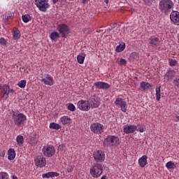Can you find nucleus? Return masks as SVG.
<instances>
[{
  "instance_id": "obj_49",
  "label": "nucleus",
  "mask_w": 179,
  "mask_h": 179,
  "mask_svg": "<svg viewBox=\"0 0 179 179\" xmlns=\"http://www.w3.org/2000/svg\"><path fill=\"white\" fill-rule=\"evenodd\" d=\"M87 1H89V0H83V3H86V2H87Z\"/></svg>"
},
{
  "instance_id": "obj_52",
  "label": "nucleus",
  "mask_w": 179,
  "mask_h": 179,
  "mask_svg": "<svg viewBox=\"0 0 179 179\" xmlns=\"http://www.w3.org/2000/svg\"><path fill=\"white\" fill-rule=\"evenodd\" d=\"M5 156V153H3V157Z\"/></svg>"
},
{
  "instance_id": "obj_36",
  "label": "nucleus",
  "mask_w": 179,
  "mask_h": 179,
  "mask_svg": "<svg viewBox=\"0 0 179 179\" xmlns=\"http://www.w3.org/2000/svg\"><path fill=\"white\" fill-rule=\"evenodd\" d=\"M0 179H9V175L6 172L0 173Z\"/></svg>"
},
{
  "instance_id": "obj_27",
  "label": "nucleus",
  "mask_w": 179,
  "mask_h": 179,
  "mask_svg": "<svg viewBox=\"0 0 179 179\" xmlns=\"http://www.w3.org/2000/svg\"><path fill=\"white\" fill-rule=\"evenodd\" d=\"M85 58H86V54L85 53H81L79 54L77 56V62H78V64H83V62H85Z\"/></svg>"
},
{
  "instance_id": "obj_24",
  "label": "nucleus",
  "mask_w": 179,
  "mask_h": 179,
  "mask_svg": "<svg viewBox=\"0 0 179 179\" xmlns=\"http://www.w3.org/2000/svg\"><path fill=\"white\" fill-rule=\"evenodd\" d=\"M8 160H14L15 157H16V152H15V149L10 148L8 150Z\"/></svg>"
},
{
  "instance_id": "obj_50",
  "label": "nucleus",
  "mask_w": 179,
  "mask_h": 179,
  "mask_svg": "<svg viewBox=\"0 0 179 179\" xmlns=\"http://www.w3.org/2000/svg\"><path fill=\"white\" fill-rule=\"evenodd\" d=\"M176 121L178 122L179 121V115L176 116Z\"/></svg>"
},
{
  "instance_id": "obj_53",
  "label": "nucleus",
  "mask_w": 179,
  "mask_h": 179,
  "mask_svg": "<svg viewBox=\"0 0 179 179\" xmlns=\"http://www.w3.org/2000/svg\"><path fill=\"white\" fill-rule=\"evenodd\" d=\"M1 84H0V89H1Z\"/></svg>"
},
{
  "instance_id": "obj_7",
  "label": "nucleus",
  "mask_w": 179,
  "mask_h": 179,
  "mask_svg": "<svg viewBox=\"0 0 179 179\" xmlns=\"http://www.w3.org/2000/svg\"><path fill=\"white\" fill-rule=\"evenodd\" d=\"M120 142V139L115 136H108L103 141L104 146H115Z\"/></svg>"
},
{
  "instance_id": "obj_29",
  "label": "nucleus",
  "mask_w": 179,
  "mask_h": 179,
  "mask_svg": "<svg viewBox=\"0 0 179 179\" xmlns=\"http://www.w3.org/2000/svg\"><path fill=\"white\" fill-rule=\"evenodd\" d=\"M49 128L50 129H61V126L59 125V124L58 123H55V122H51L49 125Z\"/></svg>"
},
{
  "instance_id": "obj_38",
  "label": "nucleus",
  "mask_w": 179,
  "mask_h": 179,
  "mask_svg": "<svg viewBox=\"0 0 179 179\" xmlns=\"http://www.w3.org/2000/svg\"><path fill=\"white\" fill-rule=\"evenodd\" d=\"M144 2L148 5V6H152L153 3H155V0H143Z\"/></svg>"
},
{
  "instance_id": "obj_21",
  "label": "nucleus",
  "mask_w": 179,
  "mask_h": 179,
  "mask_svg": "<svg viewBox=\"0 0 179 179\" xmlns=\"http://www.w3.org/2000/svg\"><path fill=\"white\" fill-rule=\"evenodd\" d=\"M138 164L140 167H145L146 164H148V156L147 155H143L139 159H138Z\"/></svg>"
},
{
  "instance_id": "obj_10",
  "label": "nucleus",
  "mask_w": 179,
  "mask_h": 179,
  "mask_svg": "<svg viewBox=\"0 0 179 179\" xmlns=\"http://www.w3.org/2000/svg\"><path fill=\"white\" fill-rule=\"evenodd\" d=\"M93 156H94V160L98 163H101L102 162H104L106 159V155L101 150L95 151L94 152Z\"/></svg>"
},
{
  "instance_id": "obj_54",
  "label": "nucleus",
  "mask_w": 179,
  "mask_h": 179,
  "mask_svg": "<svg viewBox=\"0 0 179 179\" xmlns=\"http://www.w3.org/2000/svg\"><path fill=\"white\" fill-rule=\"evenodd\" d=\"M69 1H74V0H69Z\"/></svg>"
},
{
  "instance_id": "obj_33",
  "label": "nucleus",
  "mask_w": 179,
  "mask_h": 179,
  "mask_svg": "<svg viewBox=\"0 0 179 179\" xmlns=\"http://www.w3.org/2000/svg\"><path fill=\"white\" fill-rule=\"evenodd\" d=\"M160 86L157 87L156 90H155V92H156V100L157 101H160V99H161V94H160Z\"/></svg>"
},
{
  "instance_id": "obj_51",
  "label": "nucleus",
  "mask_w": 179,
  "mask_h": 179,
  "mask_svg": "<svg viewBox=\"0 0 179 179\" xmlns=\"http://www.w3.org/2000/svg\"><path fill=\"white\" fill-rule=\"evenodd\" d=\"M108 1H109V0H104V2H105L106 3H108Z\"/></svg>"
},
{
  "instance_id": "obj_46",
  "label": "nucleus",
  "mask_w": 179,
  "mask_h": 179,
  "mask_svg": "<svg viewBox=\"0 0 179 179\" xmlns=\"http://www.w3.org/2000/svg\"><path fill=\"white\" fill-rule=\"evenodd\" d=\"M12 179H17V177L16 176L13 175L12 176Z\"/></svg>"
},
{
  "instance_id": "obj_12",
  "label": "nucleus",
  "mask_w": 179,
  "mask_h": 179,
  "mask_svg": "<svg viewBox=\"0 0 179 179\" xmlns=\"http://www.w3.org/2000/svg\"><path fill=\"white\" fill-rule=\"evenodd\" d=\"M41 81L47 86H52L54 85V78L50 74H45L43 77L42 76Z\"/></svg>"
},
{
  "instance_id": "obj_1",
  "label": "nucleus",
  "mask_w": 179,
  "mask_h": 179,
  "mask_svg": "<svg viewBox=\"0 0 179 179\" xmlns=\"http://www.w3.org/2000/svg\"><path fill=\"white\" fill-rule=\"evenodd\" d=\"M174 8L171 0H161L159 3V9L162 13H170Z\"/></svg>"
},
{
  "instance_id": "obj_4",
  "label": "nucleus",
  "mask_w": 179,
  "mask_h": 179,
  "mask_svg": "<svg viewBox=\"0 0 179 179\" xmlns=\"http://www.w3.org/2000/svg\"><path fill=\"white\" fill-rule=\"evenodd\" d=\"M55 147L52 145H46L42 148V153L45 157H52L55 155Z\"/></svg>"
},
{
  "instance_id": "obj_11",
  "label": "nucleus",
  "mask_w": 179,
  "mask_h": 179,
  "mask_svg": "<svg viewBox=\"0 0 179 179\" xmlns=\"http://www.w3.org/2000/svg\"><path fill=\"white\" fill-rule=\"evenodd\" d=\"M57 30L62 35V37H66L69 34V27L65 24L58 25Z\"/></svg>"
},
{
  "instance_id": "obj_16",
  "label": "nucleus",
  "mask_w": 179,
  "mask_h": 179,
  "mask_svg": "<svg viewBox=\"0 0 179 179\" xmlns=\"http://www.w3.org/2000/svg\"><path fill=\"white\" fill-rule=\"evenodd\" d=\"M59 122H61L62 125H71V124H72V119H71L69 116L64 115L59 119Z\"/></svg>"
},
{
  "instance_id": "obj_48",
  "label": "nucleus",
  "mask_w": 179,
  "mask_h": 179,
  "mask_svg": "<svg viewBox=\"0 0 179 179\" xmlns=\"http://www.w3.org/2000/svg\"><path fill=\"white\" fill-rule=\"evenodd\" d=\"M53 3H57L58 2V0H52Z\"/></svg>"
},
{
  "instance_id": "obj_22",
  "label": "nucleus",
  "mask_w": 179,
  "mask_h": 179,
  "mask_svg": "<svg viewBox=\"0 0 179 179\" xmlns=\"http://www.w3.org/2000/svg\"><path fill=\"white\" fill-rule=\"evenodd\" d=\"M174 76H176V71L174 70H169L165 74L164 79H166V80H171Z\"/></svg>"
},
{
  "instance_id": "obj_18",
  "label": "nucleus",
  "mask_w": 179,
  "mask_h": 179,
  "mask_svg": "<svg viewBox=\"0 0 179 179\" xmlns=\"http://www.w3.org/2000/svg\"><path fill=\"white\" fill-rule=\"evenodd\" d=\"M149 44L152 45V47H157L159 45V43H160V41L159 40V38L156 36H151L149 39Z\"/></svg>"
},
{
  "instance_id": "obj_31",
  "label": "nucleus",
  "mask_w": 179,
  "mask_h": 179,
  "mask_svg": "<svg viewBox=\"0 0 179 179\" xmlns=\"http://www.w3.org/2000/svg\"><path fill=\"white\" fill-rule=\"evenodd\" d=\"M20 31H19V29H15L14 31H13V38L15 40H19V38H20Z\"/></svg>"
},
{
  "instance_id": "obj_6",
  "label": "nucleus",
  "mask_w": 179,
  "mask_h": 179,
  "mask_svg": "<svg viewBox=\"0 0 179 179\" xmlns=\"http://www.w3.org/2000/svg\"><path fill=\"white\" fill-rule=\"evenodd\" d=\"M90 129L94 134L99 135L104 132V126L99 122H94L90 125Z\"/></svg>"
},
{
  "instance_id": "obj_19",
  "label": "nucleus",
  "mask_w": 179,
  "mask_h": 179,
  "mask_svg": "<svg viewBox=\"0 0 179 179\" xmlns=\"http://www.w3.org/2000/svg\"><path fill=\"white\" fill-rule=\"evenodd\" d=\"M2 90H3L2 99H3V100H6V99H8V97H9V91H10L9 85H5L2 87Z\"/></svg>"
},
{
  "instance_id": "obj_13",
  "label": "nucleus",
  "mask_w": 179,
  "mask_h": 179,
  "mask_svg": "<svg viewBox=\"0 0 179 179\" xmlns=\"http://www.w3.org/2000/svg\"><path fill=\"white\" fill-rule=\"evenodd\" d=\"M34 162L37 167H45V165L47 164L45 157L40 155L35 158Z\"/></svg>"
},
{
  "instance_id": "obj_3",
  "label": "nucleus",
  "mask_w": 179,
  "mask_h": 179,
  "mask_svg": "<svg viewBox=\"0 0 179 179\" xmlns=\"http://www.w3.org/2000/svg\"><path fill=\"white\" fill-rule=\"evenodd\" d=\"M13 118L14 120V124L17 127H22V125H24L27 120V117L23 113H13Z\"/></svg>"
},
{
  "instance_id": "obj_43",
  "label": "nucleus",
  "mask_w": 179,
  "mask_h": 179,
  "mask_svg": "<svg viewBox=\"0 0 179 179\" xmlns=\"http://www.w3.org/2000/svg\"><path fill=\"white\" fill-rule=\"evenodd\" d=\"M67 171L68 173H72V171H73V166L69 165V166L67 167Z\"/></svg>"
},
{
  "instance_id": "obj_8",
  "label": "nucleus",
  "mask_w": 179,
  "mask_h": 179,
  "mask_svg": "<svg viewBox=\"0 0 179 179\" xmlns=\"http://www.w3.org/2000/svg\"><path fill=\"white\" fill-rule=\"evenodd\" d=\"M77 106L81 111H89L90 110V102L82 99L77 103Z\"/></svg>"
},
{
  "instance_id": "obj_15",
  "label": "nucleus",
  "mask_w": 179,
  "mask_h": 179,
  "mask_svg": "<svg viewBox=\"0 0 179 179\" xmlns=\"http://www.w3.org/2000/svg\"><path fill=\"white\" fill-rule=\"evenodd\" d=\"M136 129H138V127L136 125H127L124 126L123 132H124V134H134Z\"/></svg>"
},
{
  "instance_id": "obj_47",
  "label": "nucleus",
  "mask_w": 179,
  "mask_h": 179,
  "mask_svg": "<svg viewBox=\"0 0 179 179\" xmlns=\"http://www.w3.org/2000/svg\"><path fill=\"white\" fill-rule=\"evenodd\" d=\"M9 92H10V93H15V90H13V89H10V91H9Z\"/></svg>"
},
{
  "instance_id": "obj_39",
  "label": "nucleus",
  "mask_w": 179,
  "mask_h": 179,
  "mask_svg": "<svg viewBox=\"0 0 179 179\" xmlns=\"http://www.w3.org/2000/svg\"><path fill=\"white\" fill-rule=\"evenodd\" d=\"M68 110H69V111H75V110H76V107H75V105H73V103H70L68 106Z\"/></svg>"
},
{
  "instance_id": "obj_25",
  "label": "nucleus",
  "mask_w": 179,
  "mask_h": 179,
  "mask_svg": "<svg viewBox=\"0 0 179 179\" xmlns=\"http://www.w3.org/2000/svg\"><path fill=\"white\" fill-rule=\"evenodd\" d=\"M50 38L52 41H58L59 39V34L57 31H53L50 34Z\"/></svg>"
},
{
  "instance_id": "obj_32",
  "label": "nucleus",
  "mask_w": 179,
  "mask_h": 179,
  "mask_svg": "<svg viewBox=\"0 0 179 179\" xmlns=\"http://www.w3.org/2000/svg\"><path fill=\"white\" fill-rule=\"evenodd\" d=\"M22 19L24 23H29L31 20V17L29 15H24L22 16Z\"/></svg>"
},
{
  "instance_id": "obj_28",
  "label": "nucleus",
  "mask_w": 179,
  "mask_h": 179,
  "mask_svg": "<svg viewBox=\"0 0 179 179\" xmlns=\"http://www.w3.org/2000/svg\"><path fill=\"white\" fill-rule=\"evenodd\" d=\"M16 142L18 146H22L24 143V138L22 135H19L16 137Z\"/></svg>"
},
{
  "instance_id": "obj_40",
  "label": "nucleus",
  "mask_w": 179,
  "mask_h": 179,
  "mask_svg": "<svg viewBox=\"0 0 179 179\" xmlns=\"http://www.w3.org/2000/svg\"><path fill=\"white\" fill-rule=\"evenodd\" d=\"M120 66H125L127 65V60L125 59H120Z\"/></svg>"
},
{
  "instance_id": "obj_45",
  "label": "nucleus",
  "mask_w": 179,
  "mask_h": 179,
  "mask_svg": "<svg viewBox=\"0 0 179 179\" xmlns=\"http://www.w3.org/2000/svg\"><path fill=\"white\" fill-rule=\"evenodd\" d=\"M138 131L139 132H145V129H143V128L139 129Z\"/></svg>"
},
{
  "instance_id": "obj_26",
  "label": "nucleus",
  "mask_w": 179,
  "mask_h": 179,
  "mask_svg": "<svg viewBox=\"0 0 179 179\" xmlns=\"http://www.w3.org/2000/svg\"><path fill=\"white\" fill-rule=\"evenodd\" d=\"M140 87L141 89H143V90H149V89L152 87V85H150L149 83L143 81L140 83Z\"/></svg>"
},
{
  "instance_id": "obj_37",
  "label": "nucleus",
  "mask_w": 179,
  "mask_h": 179,
  "mask_svg": "<svg viewBox=\"0 0 179 179\" xmlns=\"http://www.w3.org/2000/svg\"><path fill=\"white\" fill-rule=\"evenodd\" d=\"M138 53L136 52H132L130 55V59H132V61H135L136 59H138Z\"/></svg>"
},
{
  "instance_id": "obj_9",
  "label": "nucleus",
  "mask_w": 179,
  "mask_h": 179,
  "mask_svg": "<svg viewBox=\"0 0 179 179\" xmlns=\"http://www.w3.org/2000/svg\"><path fill=\"white\" fill-rule=\"evenodd\" d=\"M115 104L117 107H120L122 113H127V108L128 106L127 105V101H125L122 98H117L115 101Z\"/></svg>"
},
{
  "instance_id": "obj_30",
  "label": "nucleus",
  "mask_w": 179,
  "mask_h": 179,
  "mask_svg": "<svg viewBox=\"0 0 179 179\" xmlns=\"http://www.w3.org/2000/svg\"><path fill=\"white\" fill-rule=\"evenodd\" d=\"M125 50V43H122L116 47L117 52H122Z\"/></svg>"
},
{
  "instance_id": "obj_35",
  "label": "nucleus",
  "mask_w": 179,
  "mask_h": 179,
  "mask_svg": "<svg viewBox=\"0 0 179 179\" xmlns=\"http://www.w3.org/2000/svg\"><path fill=\"white\" fill-rule=\"evenodd\" d=\"M26 80H22L21 81L18 82L17 86L20 87L21 89H24V87H26Z\"/></svg>"
},
{
  "instance_id": "obj_17",
  "label": "nucleus",
  "mask_w": 179,
  "mask_h": 179,
  "mask_svg": "<svg viewBox=\"0 0 179 179\" xmlns=\"http://www.w3.org/2000/svg\"><path fill=\"white\" fill-rule=\"evenodd\" d=\"M94 86H96L97 89H109L110 87V85H108V83L101 81L94 83Z\"/></svg>"
},
{
  "instance_id": "obj_14",
  "label": "nucleus",
  "mask_w": 179,
  "mask_h": 179,
  "mask_svg": "<svg viewBox=\"0 0 179 179\" xmlns=\"http://www.w3.org/2000/svg\"><path fill=\"white\" fill-rule=\"evenodd\" d=\"M170 19L174 24L179 25V12L178 11H172L170 15Z\"/></svg>"
},
{
  "instance_id": "obj_23",
  "label": "nucleus",
  "mask_w": 179,
  "mask_h": 179,
  "mask_svg": "<svg viewBox=\"0 0 179 179\" xmlns=\"http://www.w3.org/2000/svg\"><path fill=\"white\" fill-rule=\"evenodd\" d=\"M59 173L57 172H48L42 175L43 178H54V177H58Z\"/></svg>"
},
{
  "instance_id": "obj_34",
  "label": "nucleus",
  "mask_w": 179,
  "mask_h": 179,
  "mask_svg": "<svg viewBox=\"0 0 179 179\" xmlns=\"http://www.w3.org/2000/svg\"><path fill=\"white\" fill-rule=\"evenodd\" d=\"M166 169H168L169 170L171 169H176V164H174L173 162L169 161L166 164Z\"/></svg>"
},
{
  "instance_id": "obj_2",
  "label": "nucleus",
  "mask_w": 179,
  "mask_h": 179,
  "mask_svg": "<svg viewBox=\"0 0 179 179\" xmlns=\"http://www.w3.org/2000/svg\"><path fill=\"white\" fill-rule=\"evenodd\" d=\"M90 173L93 178H99L103 174V165L96 163L90 169Z\"/></svg>"
},
{
  "instance_id": "obj_42",
  "label": "nucleus",
  "mask_w": 179,
  "mask_h": 179,
  "mask_svg": "<svg viewBox=\"0 0 179 179\" xmlns=\"http://www.w3.org/2000/svg\"><path fill=\"white\" fill-rule=\"evenodd\" d=\"M169 65L170 66H176V65H177V62L174 59H171L169 61Z\"/></svg>"
},
{
  "instance_id": "obj_44",
  "label": "nucleus",
  "mask_w": 179,
  "mask_h": 179,
  "mask_svg": "<svg viewBox=\"0 0 179 179\" xmlns=\"http://www.w3.org/2000/svg\"><path fill=\"white\" fill-rule=\"evenodd\" d=\"M84 33H86V34H88L89 33H90V29H85Z\"/></svg>"
},
{
  "instance_id": "obj_41",
  "label": "nucleus",
  "mask_w": 179,
  "mask_h": 179,
  "mask_svg": "<svg viewBox=\"0 0 179 179\" xmlns=\"http://www.w3.org/2000/svg\"><path fill=\"white\" fill-rule=\"evenodd\" d=\"M0 44H1V45H6V44H8V41H6V39H5L4 38H1Z\"/></svg>"
},
{
  "instance_id": "obj_20",
  "label": "nucleus",
  "mask_w": 179,
  "mask_h": 179,
  "mask_svg": "<svg viewBox=\"0 0 179 179\" xmlns=\"http://www.w3.org/2000/svg\"><path fill=\"white\" fill-rule=\"evenodd\" d=\"M90 108H97L100 106V100L94 97L92 98L90 102Z\"/></svg>"
},
{
  "instance_id": "obj_5",
  "label": "nucleus",
  "mask_w": 179,
  "mask_h": 179,
  "mask_svg": "<svg viewBox=\"0 0 179 179\" xmlns=\"http://www.w3.org/2000/svg\"><path fill=\"white\" fill-rule=\"evenodd\" d=\"M35 5L41 12H47V9L50 8L48 0H35Z\"/></svg>"
}]
</instances>
